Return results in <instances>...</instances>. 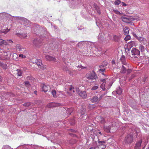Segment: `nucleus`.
Returning a JSON list of instances; mask_svg holds the SVG:
<instances>
[{
    "label": "nucleus",
    "mask_w": 149,
    "mask_h": 149,
    "mask_svg": "<svg viewBox=\"0 0 149 149\" xmlns=\"http://www.w3.org/2000/svg\"><path fill=\"white\" fill-rule=\"evenodd\" d=\"M86 77L88 79L91 80H96L98 78L96 74L94 71L87 73Z\"/></svg>",
    "instance_id": "nucleus-1"
},
{
    "label": "nucleus",
    "mask_w": 149,
    "mask_h": 149,
    "mask_svg": "<svg viewBox=\"0 0 149 149\" xmlns=\"http://www.w3.org/2000/svg\"><path fill=\"white\" fill-rule=\"evenodd\" d=\"M133 135L132 134H128L125 137L124 141L125 143H131L133 142Z\"/></svg>",
    "instance_id": "nucleus-2"
},
{
    "label": "nucleus",
    "mask_w": 149,
    "mask_h": 149,
    "mask_svg": "<svg viewBox=\"0 0 149 149\" xmlns=\"http://www.w3.org/2000/svg\"><path fill=\"white\" fill-rule=\"evenodd\" d=\"M139 55L140 51L138 49L134 48L132 49L131 50V57L137 58Z\"/></svg>",
    "instance_id": "nucleus-3"
},
{
    "label": "nucleus",
    "mask_w": 149,
    "mask_h": 149,
    "mask_svg": "<svg viewBox=\"0 0 149 149\" xmlns=\"http://www.w3.org/2000/svg\"><path fill=\"white\" fill-rule=\"evenodd\" d=\"M36 63L39 68L43 70L46 69V66L42 64V61L40 59L37 60L36 61Z\"/></svg>",
    "instance_id": "nucleus-4"
},
{
    "label": "nucleus",
    "mask_w": 149,
    "mask_h": 149,
    "mask_svg": "<svg viewBox=\"0 0 149 149\" xmlns=\"http://www.w3.org/2000/svg\"><path fill=\"white\" fill-rule=\"evenodd\" d=\"M121 19L123 22L127 23H130L132 21L131 18L130 17H122Z\"/></svg>",
    "instance_id": "nucleus-5"
},
{
    "label": "nucleus",
    "mask_w": 149,
    "mask_h": 149,
    "mask_svg": "<svg viewBox=\"0 0 149 149\" xmlns=\"http://www.w3.org/2000/svg\"><path fill=\"white\" fill-rule=\"evenodd\" d=\"M45 58L47 61H52L53 62H55L56 61V58L49 55L45 56Z\"/></svg>",
    "instance_id": "nucleus-6"
},
{
    "label": "nucleus",
    "mask_w": 149,
    "mask_h": 149,
    "mask_svg": "<svg viewBox=\"0 0 149 149\" xmlns=\"http://www.w3.org/2000/svg\"><path fill=\"white\" fill-rule=\"evenodd\" d=\"M41 87L42 88V91L46 92H47L48 90L50 89V87L49 86H47L44 84H42L41 85Z\"/></svg>",
    "instance_id": "nucleus-7"
},
{
    "label": "nucleus",
    "mask_w": 149,
    "mask_h": 149,
    "mask_svg": "<svg viewBox=\"0 0 149 149\" xmlns=\"http://www.w3.org/2000/svg\"><path fill=\"white\" fill-rule=\"evenodd\" d=\"M137 39L139 40V42L141 44H143L144 45H146L147 44V40H146V39L143 37H138Z\"/></svg>",
    "instance_id": "nucleus-8"
},
{
    "label": "nucleus",
    "mask_w": 149,
    "mask_h": 149,
    "mask_svg": "<svg viewBox=\"0 0 149 149\" xmlns=\"http://www.w3.org/2000/svg\"><path fill=\"white\" fill-rule=\"evenodd\" d=\"M69 91L70 92V93L69 92H68L67 93L68 95L71 96V95L73 94L74 92V87L72 86H70L69 88Z\"/></svg>",
    "instance_id": "nucleus-9"
},
{
    "label": "nucleus",
    "mask_w": 149,
    "mask_h": 149,
    "mask_svg": "<svg viewBox=\"0 0 149 149\" xmlns=\"http://www.w3.org/2000/svg\"><path fill=\"white\" fill-rule=\"evenodd\" d=\"M16 48L17 49H18L19 51H23V53H25L26 52L25 49L22 46L19 44H17V45Z\"/></svg>",
    "instance_id": "nucleus-10"
},
{
    "label": "nucleus",
    "mask_w": 149,
    "mask_h": 149,
    "mask_svg": "<svg viewBox=\"0 0 149 149\" xmlns=\"http://www.w3.org/2000/svg\"><path fill=\"white\" fill-rule=\"evenodd\" d=\"M79 94L81 97L84 99L86 98L87 97L86 93L85 91H81L79 93Z\"/></svg>",
    "instance_id": "nucleus-11"
},
{
    "label": "nucleus",
    "mask_w": 149,
    "mask_h": 149,
    "mask_svg": "<svg viewBox=\"0 0 149 149\" xmlns=\"http://www.w3.org/2000/svg\"><path fill=\"white\" fill-rule=\"evenodd\" d=\"M128 45L130 47L136 46L137 45V42L135 41H131L128 43Z\"/></svg>",
    "instance_id": "nucleus-12"
},
{
    "label": "nucleus",
    "mask_w": 149,
    "mask_h": 149,
    "mask_svg": "<svg viewBox=\"0 0 149 149\" xmlns=\"http://www.w3.org/2000/svg\"><path fill=\"white\" fill-rule=\"evenodd\" d=\"M101 98H102V97L101 96L99 99L97 96H94L91 100L93 102H95L97 101H99Z\"/></svg>",
    "instance_id": "nucleus-13"
},
{
    "label": "nucleus",
    "mask_w": 149,
    "mask_h": 149,
    "mask_svg": "<svg viewBox=\"0 0 149 149\" xmlns=\"http://www.w3.org/2000/svg\"><path fill=\"white\" fill-rule=\"evenodd\" d=\"M120 60L122 62V63L127 66V63L125 61V57L124 55H122L120 58Z\"/></svg>",
    "instance_id": "nucleus-14"
},
{
    "label": "nucleus",
    "mask_w": 149,
    "mask_h": 149,
    "mask_svg": "<svg viewBox=\"0 0 149 149\" xmlns=\"http://www.w3.org/2000/svg\"><path fill=\"white\" fill-rule=\"evenodd\" d=\"M11 55H12V57L14 60H17L18 59V56L16 53H13V54H12L11 53H10V56H11Z\"/></svg>",
    "instance_id": "nucleus-15"
},
{
    "label": "nucleus",
    "mask_w": 149,
    "mask_h": 149,
    "mask_svg": "<svg viewBox=\"0 0 149 149\" xmlns=\"http://www.w3.org/2000/svg\"><path fill=\"white\" fill-rule=\"evenodd\" d=\"M63 70L64 71H66V73L69 74L70 75L72 74L73 72L69 70L68 68L67 67H65L63 68Z\"/></svg>",
    "instance_id": "nucleus-16"
},
{
    "label": "nucleus",
    "mask_w": 149,
    "mask_h": 149,
    "mask_svg": "<svg viewBox=\"0 0 149 149\" xmlns=\"http://www.w3.org/2000/svg\"><path fill=\"white\" fill-rule=\"evenodd\" d=\"M142 140H141L139 141L138 142L136 143L135 147L136 149H139L141 147V143H142Z\"/></svg>",
    "instance_id": "nucleus-17"
},
{
    "label": "nucleus",
    "mask_w": 149,
    "mask_h": 149,
    "mask_svg": "<svg viewBox=\"0 0 149 149\" xmlns=\"http://www.w3.org/2000/svg\"><path fill=\"white\" fill-rule=\"evenodd\" d=\"M121 68L120 72L121 73H125L126 72V68L123 65H122V67H120Z\"/></svg>",
    "instance_id": "nucleus-18"
},
{
    "label": "nucleus",
    "mask_w": 149,
    "mask_h": 149,
    "mask_svg": "<svg viewBox=\"0 0 149 149\" xmlns=\"http://www.w3.org/2000/svg\"><path fill=\"white\" fill-rule=\"evenodd\" d=\"M130 29L128 27H126L123 29L124 33L125 35H127L129 33Z\"/></svg>",
    "instance_id": "nucleus-19"
},
{
    "label": "nucleus",
    "mask_w": 149,
    "mask_h": 149,
    "mask_svg": "<svg viewBox=\"0 0 149 149\" xmlns=\"http://www.w3.org/2000/svg\"><path fill=\"white\" fill-rule=\"evenodd\" d=\"M8 45L7 42L6 41L3 40L1 39H0V45Z\"/></svg>",
    "instance_id": "nucleus-20"
},
{
    "label": "nucleus",
    "mask_w": 149,
    "mask_h": 149,
    "mask_svg": "<svg viewBox=\"0 0 149 149\" xmlns=\"http://www.w3.org/2000/svg\"><path fill=\"white\" fill-rule=\"evenodd\" d=\"M33 43L35 45L37 46H38L40 43L39 41L36 38H35L33 40Z\"/></svg>",
    "instance_id": "nucleus-21"
},
{
    "label": "nucleus",
    "mask_w": 149,
    "mask_h": 149,
    "mask_svg": "<svg viewBox=\"0 0 149 149\" xmlns=\"http://www.w3.org/2000/svg\"><path fill=\"white\" fill-rule=\"evenodd\" d=\"M104 130L107 132H110V127L109 126H104Z\"/></svg>",
    "instance_id": "nucleus-22"
},
{
    "label": "nucleus",
    "mask_w": 149,
    "mask_h": 149,
    "mask_svg": "<svg viewBox=\"0 0 149 149\" xmlns=\"http://www.w3.org/2000/svg\"><path fill=\"white\" fill-rule=\"evenodd\" d=\"M2 52H3L1 55L3 56H7L8 54H10V53L9 52H6L3 51V50H2Z\"/></svg>",
    "instance_id": "nucleus-23"
},
{
    "label": "nucleus",
    "mask_w": 149,
    "mask_h": 149,
    "mask_svg": "<svg viewBox=\"0 0 149 149\" xmlns=\"http://www.w3.org/2000/svg\"><path fill=\"white\" fill-rule=\"evenodd\" d=\"M52 95L53 97H56V93L55 90H53L52 91Z\"/></svg>",
    "instance_id": "nucleus-24"
},
{
    "label": "nucleus",
    "mask_w": 149,
    "mask_h": 149,
    "mask_svg": "<svg viewBox=\"0 0 149 149\" xmlns=\"http://www.w3.org/2000/svg\"><path fill=\"white\" fill-rule=\"evenodd\" d=\"M98 146L100 149H104L106 147V145L104 144L99 145Z\"/></svg>",
    "instance_id": "nucleus-25"
},
{
    "label": "nucleus",
    "mask_w": 149,
    "mask_h": 149,
    "mask_svg": "<svg viewBox=\"0 0 149 149\" xmlns=\"http://www.w3.org/2000/svg\"><path fill=\"white\" fill-rule=\"evenodd\" d=\"M17 74L18 76H21L22 74V71L20 69H17Z\"/></svg>",
    "instance_id": "nucleus-26"
},
{
    "label": "nucleus",
    "mask_w": 149,
    "mask_h": 149,
    "mask_svg": "<svg viewBox=\"0 0 149 149\" xmlns=\"http://www.w3.org/2000/svg\"><path fill=\"white\" fill-rule=\"evenodd\" d=\"M55 106V103L53 102L50 103L47 105V107L49 108L53 107Z\"/></svg>",
    "instance_id": "nucleus-27"
},
{
    "label": "nucleus",
    "mask_w": 149,
    "mask_h": 149,
    "mask_svg": "<svg viewBox=\"0 0 149 149\" xmlns=\"http://www.w3.org/2000/svg\"><path fill=\"white\" fill-rule=\"evenodd\" d=\"M98 118L100 122L101 123L104 124L105 122V120L104 118L101 117H99Z\"/></svg>",
    "instance_id": "nucleus-28"
},
{
    "label": "nucleus",
    "mask_w": 149,
    "mask_h": 149,
    "mask_svg": "<svg viewBox=\"0 0 149 149\" xmlns=\"http://www.w3.org/2000/svg\"><path fill=\"white\" fill-rule=\"evenodd\" d=\"M122 92V91L121 88H119L118 89H117L116 93H117L119 94L120 95Z\"/></svg>",
    "instance_id": "nucleus-29"
},
{
    "label": "nucleus",
    "mask_w": 149,
    "mask_h": 149,
    "mask_svg": "<svg viewBox=\"0 0 149 149\" xmlns=\"http://www.w3.org/2000/svg\"><path fill=\"white\" fill-rule=\"evenodd\" d=\"M113 38L116 41H118L120 40V37L116 35L114 36Z\"/></svg>",
    "instance_id": "nucleus-30"
},
{
    "label": "nucleus",
    "mask_w": 149,
    "mask_h": 149,
    "mask_svg": "<svg viewBox=\"0 0 149 149\" xmlns=\"http://www.w3.org/2000/svg\"><path fill=\"white\" fill-rule=\"evenodd\" d=\"M96 105L95 104H89L88 106V107L89 109H92L93 108L95 107Z\"/></svg>",
    "instance_id": "nucleus-31"
},
{
    "label": "nucleus",
    "mask_w": 149,
    "mask_h": 149,
    "mask_svg": "<svg viewBox=\"0 0 149 149\" xmlns=\"http://www.w3.org/2000/svg\"><path fill=\"white\" fill-rule=\"evenodd\" d=\"M105 84L103 83L100 86L101 88L102 89L103 91H105L106 89L105 88Z\"/></svg>",
    "instance_id": "nucleus-32"
},
{
    "label": "nucleus",
    "mask_w": 149,
    "mask_h": 149,
    "mask_svg": "<svg viewBox=\"0 0 149 149\" xmlns=\"http://www.w3.org/2000/svg\"><path fill=\"white\" fill-rule=\"evenodd\" d=\"M139 48L141 52H143L145 50L144 46L141 45H140Z\"/></svg>",
    "instance_id": "nucleus-33"
},
{
    "label": "nucleus",
    "mask_w": 149,
    "mask_h": 149,
    "mask_svg": "<svg viewBox=\"0 0 149 149\" xmlns=\"http://www.w3.org/2000/svg\"><path fill=\"white\" fill-rule=\"evenodd\" d=\"M99 85L95 86L92 87L91 88V90H95L99 88Z\"/></svg>",
    "instance_id": "nucleus-34"
},
{
    "label": "nucleus",
    "mask_w": 149,
    "mask_h": 149,
    "mask_svg": "<svg viewBox=\"0 0 149 149\" xmlns=\"http://www.w3.org/2000/svg\"><path fill=\"white\" fill-rule=\"evenodd\" d=\"M102 65L100 66V67L101 68H102V67H104L107 64V63L105 61H104L102 63Z\"/></svg>",
    "instance_id": "nucleus-35"
},
{
    "label": "nucleus",
    "mask_w": 149,
    "mask_h": 149,
    "mask_svg": "<svg viewBox=\"0 0 149 149\" xmlns=\"http://www.w3.org/2000/svg\"><path fill=\"white\" fill-rule=\"evenodd\" d=\"M25 85L27 87H29L30 86V84L28 81H26L24 82Z\"/></svg>",
    "instance_id": "nucleus-36"
},
{
    "label": "nucleus",
    "mask_w": 149,
    "mask_h": 149,
    "mask_svg": "<svg viewBox=\"0 0 149 149\" xmlns=\"http://www.w3.org/2000/svg\"><path fill=\"white\" fill-rule=\"evenodd\" d=\"M77 67L79 68H81V69H79V70H81L82 69L86 68V67H84L83 66L81 65H78V66H77Z\"/></svg>",
    "instance_id": "nucleus-37"
},
{
    "label": "nucleus",
    "mask_w": 149,
    "mask_h": 149,
    "mask_svg": "<svg viewBox=\"0 0 149 149\" xmlns=\"http://www.w3.org/2000/svg\"><path fill=\"white\" fill-rule=\"evenodd\" d=\"M121 1L119 0H117L114 2V4L116 5H118L120 3Z\"/></svg>",
    "instance_id": "nucleus-38"
},
{
    "label": "nucleus",
    "mask_w": 149,
    "mask_h": 149,
    "mask_svg": "<svg viewBox=\"0 0 149 149\" xmlns=\"http://www.w3.org/2000/svg\"><path fill=\"white\" fill-rule=\"evenodd\" d=\"M130 36L127 35L125 38L124 40H128L130 39Z\"/></svg>",
    "instance_id": "nucleus-39"
},
{
    "label": "nucleus",
    "mask_w": 149,
    "mask_h": 149,
    "mask_svg": "<svg viewBox=\"0 0 149 149\" xmlns=\"http://www.w3.org/2000/svg\"><path fill=\"white\" fill-rule=\"evenodd\" d=\"M30 105V103L29 102L25 103L24 104V106L25 107H28Z\"/></svg>",
    "instance_id": "nucleus-40"
},
{
    "label": "nucleus",
    "mask_w": 149,
    "mask_h": 149,
    "mask_svg": "<svg viewBox=\"0 0 149 149\" xmlns=\"http://www.w3.org/2000/svg\"><path fill=\"white\" fill-rule=\"evenodd\" d=\"M1 67L3 69L5 70L7 68V65L6 64L3 63Z\"/></svg>",
    "instance_id": "nucleus-41"
},
{
    "label": "nucleus",
    "mask_w": 149,
    "mask_h": 149,
    "mask_svg": "<svg viewBox=\"0 0 149 149\" xmlns=\"http://www.w3.org/2000/svg\"><path fill=\"white\" fill-rule=\"evenodd\" d=\"M19 57L22 58H25L26 56L25 55H24L22 54H20L19 55Z\"/></svg>",
    "instance_id": "nucleus-42"
},
{
    "label": "nucleus",
    "mask_w": 149,
    "mask_h": 149,
    "mask_svg": "<svg viewBox=\"0 0 149 149\" xmlns=\"http://www.w3.org/2000/svg\"><path fill=\"white\" fill-rule=\"evenodd\" d=\"M114 13H115L118 14V15H120V12L118 11V10H113Z\"/></svg>",
    "instance_id": "nucleus-43"
},
{
    "label": "nucleus",
    "mask_w": 149,
    "mask_h": 149,
    "mask_svg": "<svg viewBox=\"0 0 149 149\" xmlns=\"http://www.w3.org/2000/svg\"><path fill=\"white\" fill-rule=\"evenodd\" d=\"M89 149H100L98 146L95 147H92L89 148Z\"/></svg>",
    "instance_id": "nucleus-44"
},
{
    "label": "nucleus",
    "mask_w": 149,
    "mask_h": 149,
    "mask_svg": "<svg viewBox=\"0 0 149 149\" xmlns=\"http://www.w3.org/2000/svg\"><path fill=\"white\" fill-rule=\"evenodd\" d=\"M98 142L99 143V145L104 144L105 143V142L104 141H99Z\"/></svg>",
    "instance_id": "nucleus-45"
},
{
    "label": "nucleus",
    "mask_w": 149,
    "mask_h": 149,
    "mask_svg": "<svg viewBox=\"0 0 149 149\" xmlns=\"http://www.w3.org/2000/svg\"><path fill=\"white\" fill-rule=\"evenodd\" d=\"M126 71L127 72V74H129L132 72V71L131 69H128L127 70H126Z\"/></svg>",
    "instance_id": "nucleus-46"
},
{
    "label": "nucleus",
    "mask_w": 149,
    "mask_h": 149,
    "mask_svg": "<svg viewBox=\"0 0 149 149\" xmlns=\"http://www.w3.org/2000/svg\"><path fill=\"white\" fill-rule=\"evenodd\" d=\"M100 81L101 82H103L104 83H106V80L105 79H100Z\"/></svg>",
    "instance_id": "nucleus-47"
},
{
    "label": "nucleus",
    "mask_w": 149,
    "mask_h": 149,
    "mask_svg": "<svg viewBox=\"0 0 149 149\" xmlns=\"http://www.w3.org/2000/svg\"><path fill=\"white\" fill-rule=\"evenodd\" d=\"M138 133L139 132H138L137 131H135V132L134 134V135L136 136L137 137V136L138 135Z\"/></svg>",
    "instance_id": "nucleus-48"
},
{
    "label": "nucleus",
    "mask_w": 149,
    "mask_h": 149,
    "mask_svg": "<svg viewBox=\"0 0 149 149\" xmlns=\"http://www.w3.org/2000/svg\"><path fill=\"white\" fill-rule=\"evenodd\" d=\"M76 91L79 94V93L80 92L79 91V88L76 87Z\"/></svg>",
    "instance_id": "nucleus-49"
},
{
    "label": "nucleus",
    "mask_w": 149,
    "mask_h": 149,
    "mask_svg": "<svg viewBox=\"0 0 149 149\" xmlns=\"http://www.w3.org/2000/svg\"><path fill=\"white\" fill-rule=\"evenodd\" d=\"M112 64V65H115L116 63L115 61L114 60H112L111 61Z\"/></svg>",
    "instance_id": "nucleus-50"
},
{
    "label": "nucleus",
    "mask_w": 149,
    "mask_h": 149,
    "mask_svg": "<svg viewBox=\"0 0 149 149\" xmlns=\"http://www.w3.org/2000/svg\"><path fill=\"white\" fill-rule=\"evenodd\" d=\"M84 111L81 112V114L82 115H84L85 114V110L83 109Z\"/></svg>",
    "instance_id": "nucleus-51"
},
{
    "label": "nucleus",
    "mask_w": 149,
    "mask_h": 149,
    "mask_svg": "<svg viewBox=\"0 0 149 149\" xmlns=\"http://www.w3.org/2000/svg\"><path fill=\"white\" fill-rule=\"evenodd\" d=\"M105 70V69H100L99 70V71H101L102 72H104V71Z\"/></svg>",
    "instance_id": "nucleus-52"
},
{
    "label": "nucleus",
    "mask_w": 149,
    "mask_h": 149,
    "mask_svg": "<svg viewBox=\"0 0 149 149\" xmlns=\"http://www.w3.org/2000/svg\"><path fill=\"white\" fill-rule=\"evenodd\" d=\"M3 29H2V30H1V32H2V33H6L7 32H8V31H3Z\"/></svg>",
    "instance_id": "nucleus-53"
},
{
    "label": "nucleus",
    "mask_w": 149,
    "mask_h": 149,
    "mask_svg": "<svg viewBox=\"0 0 149 149\" xmlns=\"http://www.w3.org/2000/svg\"><path fill=\"white\" fill-rule=\"evenodd\" d=\"M3 64V63H1V62L0 61V66H1Z\"/></svg>",
    "instance_id": "nucleus-54"
},
{
    "label": "nucleus",
    "mask_w": 149,
    "mask_h": 149,
    "mask_svg": "<svg viewBox=\"0 0 149 149\" xmlns=\"http://www.w3.org/2000/svg\"><path fill=\"white\" fill-rule=\"evenodd\" d=\"M122 3H123V6H127V4H126L124 3V2H123Z\"/></svg>",
    "instance_id": "nucleus-55"
},
{
    "label": "nucleus",
    "mask_w": 149,
    "mask_h": 149,
    "mask_svg": "<svg viewBox=\"0 0 149 149\" xmlns=\"http://www.w3.org/2000/svg\"><path fill=\"white\" fill-rule=\"evenodd\" d=\"M7 41H9L10 42H13V41H12V40H7Z\"/></svg>",
    "instance_id": "nucleus-56"
},
{
    "label": "nucleus",
    "mask_w": 149,
    "mask_h": 149,
    "mask_svg": "<svg viewBox=\"0 0 149 149\" xmlns=\"http://www.w3.org/2000/svg\"><path fill=\"white\" fill-rule=\"evenodd\" d=\"M98 133H99V134H100L101 135H102V134H101V132H98Z\"/></svg>",
    "instance_id": "nucleus-57"
},
{
    "label": "nucleus",
    "mask_w": 149,
    "mask_h": 149,
    "mask_svg": "<svg viewBox=\"0 0 149 149\" xmlns=\"http://www.w3.org/2000/svg\"><path fill=\"white\" fill-rule=\"evenodd\" d=\"M34 93H35L36 94V93H37V91H34Z\"/></svg>",
    "instance_id": "nucleus-58"
},
{
    "label": "nucleus",
    "mask_w": 149,
    "mask_h": 149,
    "mask_svg": "<svg viewBox=\"0 0 149 149\" xmlns=\"http://www.w3.org/2000/svg\"><path fill=\"white\" fill-rule=\"evenodd\" d=\"M102 74L103 75H104V73H102Z\"/></svg>",
    "instance_id": "nucleus-59"
},
{
    "label": "nucleus",
    "mask_w": 149,
    "mask_h": 149,
    "mask_svg": "<svg viewBox=\"0 0 149 149\" xmlns=\"http://www.w3.org/2000/svg\"><path fill=\"white\" fill-rule=\"evenodd\" d=\"M145 79H144V80H143V81H145Z\"/></svg>",
    "instance_id": "nucleus-60"
},
{
    "label": "nucleus",
    "mask_w": 149,
    "mask_h": 149,
    "mask_svg": "<svg viewBox=\"0 0 149 149\" xmlns=\"http://www.w3.org/2000/svg\"><path fill=\"white\" fill-rule=\"evenodd\" d=\"M148 149H149V147L148 148Z\"/></svg>",
    "instance_id": "nucleus-61"
}]
</instances>
